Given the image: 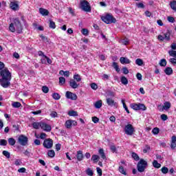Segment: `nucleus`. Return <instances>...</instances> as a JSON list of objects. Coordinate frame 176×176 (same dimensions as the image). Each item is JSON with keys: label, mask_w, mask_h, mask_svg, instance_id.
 <instances>
[{"label": "nucleus", "mask_w": 176, "mask_h": 176, "mask_svg": "<svg viewBox=\"0 0 176 176\" xmlns=\"http://www.w3.org/2000/svg\"><path fill=\"white\" fill-rule=\"evenodd\" d=\"M3 68H5V64L0 62V75L1 76V78H0V85L4 89H8L10 86L12 73L9 72V69Z\"/></svg>", "instance_id": "f257e3e1"}, {"label": "nucleus", "mask_w": 176, "mask_h": 176, "mask_svg": "<svg viewBox=\"0 0 176 176\" xmlns=\"http://www.w3.org/2000/svg\"><path fill=\"white\" fill-rule=\"evenodd\" d=\"M9 31L10 32H17V34H21L23 32V25L19 18L13 19L12 23L9 25Z\"/></svg>", "instance_id": "f03ea898"}, {"label": "nucleus", "mask_w": 176, "mask_h": 176, "mask_svg": "<svg viewBox=\"0 0 176 176\" xmlns=\"http://www.w3.org/2000/svg\"><path fill=\"white\" fill-rule=\"evenodd\" d=\"M148 167V162L145 161L143 159H141L137 165V168L139 173H144L145 171V168Z\"/></svg>", "instance_id": "7ed1b4c3"}, {"label": "nucleus", "mask_w": 176, "mask_h": 176, "mask_svg": "<svg viewBox=\"0 0 176 176\" xmlns=\"http://www.w3.org/2000/svg\"><path fill=\"white\" fill-rule=\"evenodd\" d=\"M80 8L84 12H91L90 3L86 0H82L80 2Z\"/></svg>", "instance_id": "20e7f679"}, {"label": "nucleus", "mask_w": 176, "mask_h": 176, "mask_svg": "<svg viewBox=\"0 0 176 176\" xmlns=\"http://www.w3.org/2000/svg\"><path fill=\"white\" fill-rule=\"evenodd\" d=\"M101 19L104 23H106V24H112V23H116V19L109 14L102 16Z\"/></svg>", "instance_id": "39448f33"}, {"label": "nucleus", "mask_w": 176, "mask_h": 176, "mask_svg": "<svg viewBox=\"0 0 176 176\" xmlns=\"http://www.w3.org/2000/svg\"><path fill=\"white\" fill-rule=\"evenodd\" d=\"M18 142L22 146H26L28 145V138L24 135H20L18 138Z\"/></svg>", "instance_id": "423d86ee"}, {"label": "nucleus", "mask_w": 176, "mask_h": 176, "mask_svg": "<svg viewBox=\"0 0 176 176\" xmlns=\"http://www.w3.org/2000/svg\"><path fill=\"white\" fill-rule=\"evenodd\" d=\"M131 108L135 111H146V107L144 104H131Z\"/></svg>", "instance_id": "0eeeda50"}, {"label": "nucleus", "mask_w": 176, "mask_h": 176, "mask_svg": "<svg viewBox=\"0 0 176 176\" xmlns=\"http://www.w3.org/2000/svg\"><path fill=\"white\" fill-rule=\"evenodd\" d=\"M124 130L125 131V134L127 135H133V134H134V127L131 124H126Z\"/></svg>", "instance_id": "6e6552de"}, {"label": "nucleus", "mask_w": 176, "mask_h": 176, "mask_svg": "<svg viewBox=\"0 0 176 176\" xmlns=\"http://www.w3.org/2000/svg\"><path fill=\"white\" fill-rule=\"evenodd\" d=\"M171 35V33L170 32V31H167L166 33L164 34V36L162 35H159L158 36V39L159 41H170V36Z\"/></svg>", "instance_id": "1a4fd4ad"}, {"label": "nucleus", "mask_w": 176, "mask_h": 176, "mask_svg": "<svg viewBox=\"0 0 176 176\" xmlns=\"http://www.w3.org/2000/svg\"><path fill=\"white\" fill-rule=\"evenodd\" d=\"M65 97L66 98H68L69 100H72V101H75L76 100H78V96H76V94H74L69 91H66Z\"/></svg>", "instance_id": "9d476101"}, {"label": "nucleus", "mask_w": 176, "mask_h": 176, "mask_svg": "<svg viewBox=\"0 0 176 176\" xmlns=\"http://www.w3.org/2000/svg\"><path fill=\"white\" fill-rule=\"evenodd\" d=\"M44 148L47 149H50L53 146V140L52 139H47L45 140L43 144Z\"/></svg>", "instance_id": "9b49d317"}, {"label": "nucleus", "mask_w": 176, "mask_h": 176, "mask_svg": "<svg viewBox=\"0 0 176 176\" xmlns=\"http://www.w3.org/2000/svg\"><path fill=\"white\" fill-rule=\"evenodd\" d=\"M78 122L75 120H68L65 122V126L66 129H71L72 126H77Z\"/></svg>", "instance_id": "f8f14e48"}, {"label": "nucleus", "mask_w": 176, "mask_h": 176, "mask_svg": "<svg viewBox=\"0 0 176 176\" xmlns=\"http://www.w3.org/2000/svg\"><path fill=\"white\" fill-rule=\"evenodd\" d=\"M41 129H42V130H44V131H47V132L52 131V126L45 122H41Z\"/></svg>", "instance_id": "ddd939ff"}, {"label": "nucleus", "mask_w": 176, "mask_h": 176, "mask_svg": "<svg viewBox=\"0 0 176 176\" xmlns=\"http://www.w3.org/2000/svg\"><path fill=\"white\" fill-rule=\"evenodd\" d=\"M77 81H76L74 79H71L69 81V86L70 87H72V89H78V87H79V84H78V82H76Z\"/></svg>", "instance_id": "4468645a"}, {"label": "nucleus", "mask_w": 176, "mask_h": 176, "mask_svg": "<svg viewBox=\"0 0 176 176\" xmlns=\"http://www.w3.org/2000/svg\"><path fill=\"white\" fill-rule=\"evenodd\" d=\"M10 7L12 10H19V3H17V1H11Z\"/></svg>", "instance_id": "2eb2a0df"}, {"label": "nucleus", "mask_w": 176, "mask_h": 176, "mask_svg": "<svg viewBox=\"0 0 176 176\" xmlns=\"http://www.w3.org/2000/svg\"><path fill=\"white\" fill-rule=\"evenodd\" d=\"M83 151H77V154H76V158L78 162H82V160H83Z\"/></svg>", "instance_id": "dca6fc26"}, {"label": "nucleus", "mask_w": 176, "mask_h": 176, "mask_svg": "<svg viewBox=\"0 0 176 176\" xmlns=\"http://www.w3.org/2000/svg\"><path fill=\"white\" fill-rule=\"evenodd\" d=\"M162 108L164 111H168L171 108V102L168 101L164 102Z\"/></svg>", "instance_id": "f3484780"}, {"label": "nucleus", "mask_w": 176, "mask_h": 176, "mask_svg": "<svg viewBox=\"0 0 176 176\" xmlns=\"http://www.w3.org/2000/svg\"><path fill=\"white\" fill-rule=\"evenodd\" d=\"M171 149H175L176 148V136L173 135L171 138V144H170Z\"/></svg>", "instance_id": "a211bd4d"}, {"label": "nucleus", "mask_w": 176, "mask_h": 176, "mask_svg": "<svg viewBox=\"0 0 176 176\" xmlns=\"http://www.w3.org/2000/svg\"><path fill=\"white\" fill-rule=\"evenodd\" d=\"M120 62L121 63V64H130V63H131V60H130V59L126 57H121L120 58Z\"/></svg>", "instance_id": "6ab92c4d"}, {"label": "nucleus", "mask_w": 176, "mask_h": 176, "mask_svg": "<svg viewBox=\"0 0 176 176\" xmlns=\"http://www.w3.org/2000/svg\"><path fill=\"white\" fill-rule=\"evenodd\" d=\"M39 13L42 16H49V10L45 9V8H39Z\"/></svg>", "instance_id": "aec40b11"}, {"label": "nucleus", "mask_w": 176, "mask_h": 176, "mask_svg": "<svg viewBox=\"0 0 176 176\" xmlns=\"http://www.w3.org/2000/svg\"><path fill=\"white\" fill-rule=\"evenodd\" d=\"M94 107L96 109H100L102 107V100H98L94 103Z\"/></svg>", "instance_id": "412c9836"}, {"label": "nucleus", "mask_w": 176, "mask_h": 176, "mask_svg": "<svg viewBox=\"0 0 176 176\" xmlns=\"http://www.w3.org/2000/svg\"><path fill=\"white\" fill-rule=\"evenodd\" d=\"M98 153L100 155V157L103 160H105L107 159V156L105 155V153H104V149L103 148H100L98 150Z\"/></svg>", "instance_id": "4be33fe9"}, {"label": "nucleus", "mask_w": 176, "mask_h": 176, "mask_svg": "<svg viewBox=\"0 0 176 176\" xmlns=\"http://www.w3.org/2000/svg\"><path fill=\"white\" fill-rule=\"evenodd\" d=\"M91 160H92L94 163H97L98 160H100V156L98 155H93L91 158Z\"/></svg>", "instance_id": "5701e85b"}, {"label": "nucleus", "mask_w": 176, "mask_h": 176, "mask_svg": "<svg viewBox=\"0 0 176 176\" xmlns=\"http://www.w3.org/2000/svg\"><path fill=\"white\" fill-rule=\"evenodd\" d=\"M164 72L166 75H173V69L168 67L164 69Z\"/></svg>", "instance_id": "b1692460"}, {"label": "nucleus", "mask_w": 176, "mask_h": 176, "mask_svg": "<svg viewBox=\"0 0 176 176\" xmlns=\"http://www.w3.org/2000/svg\"><path fill=\"white\" fill-rule=\"evenodd\" d=\"M42 124V122H33L32 123V127L35 129V130H38L39 127H41V125Z\"/></svg>", "instance_id": "393cba45"}, {"label": "nucleus", "mask_w": 176, "mask_h": 176, "mask_svg": "<svg viewBox=\"0 0 176 176\" xmlns=\"http://www.w3.org/2000/svg\"><path fill=\"white\" fill-rule=\"evenodd\" d=\"M107 105H109L110 107H113V105H115V100L111 98H107Z\"/></svg>", "instance_id": "a878e982"}, {"label": "nucleus", "mask_w": 176, "mask_h": 176, "mask_svg": "<svg viewBox=\"0 0 176 176\" xmlns=\"http://www.w3.org/2000/svg\"><path fill=\"white\" fill-rule=\"evenodd\" d=\"M8 144L9 145H11V146H14V145L16 144V140L13 138H10L8 139Z\"/></svg>", "instance_id": "bb28decb"}, {"label": "nucleus", "mask_w": 176, "mask_h": 176, "mask_svg": "<svg viewBox=\"0 0 176 176\" xmlns=\"http://www.w3.org/2000/svg\"><path fill=\"white\" fill-rule=\"evenodd\" d=\"M160 67H166V65H167V60H166V59L163 58V59H161L160 60V63H159Z\"/></svg>", "instance_id": "cd10ccee"}, {"label": "nucleus", "mask_w": 176, "mask_h": 176, "mask_svg": "<svg viewBox=\"0 0 176 176\" xmlns=\"http://www.w3.org/2000/svg\"><path fill=\"white\" fill-rule=\"evenodd\" d=\"M73 78H74L73 80L77 82H80V80H82V77H80V75L79 74H74Z\"/></svg>", "instance_id": "c85d7f7f"}, {"label": "nucleus", "mask_w": 176, "mask_h": 176, "mask_svg": "<svg viewBox=\"0 0 176 176\" xmlns=\"http://www.w3.org/2000/svg\"><path fill=\"white\" fill-rule=\"evenodd\" d=\"M153 166L155 168H160V167H162V164H159L156 160L153 162Z\"/></svg>", "instance_id": "c756f323"}, {"label": "nucleus", "mask_w": 176, "mask_h": 176, "mask_svg": "<svg viewBox=\"0 0 176 176\" xmlns=\"http://www.w3.org/2000/svg\"><path fill=\"white\" fill-rule=\"evenodd\" d=\"M49 21H50V25H49L50 28L54 30L56 28V23L52 21V19H50Z\"/></svg>", "instance_id": "7c9ffc66"}, {"label": "nucleus", "mask_w": 176, "mask_h": 176, "mask_svg": "<svg viewBox=\"0 0 176 176\" xmlns=\"http://www.w3.org/2000/svg\"><path fill=\"white\" fill-rule=\"evenodd\" d=\"M135 64L137 65H139L140 67H141L144 64V60H142V59H141V58H137L135 60Z\"/></svg>", "instance_id": "2f4dec72"}, {"label": "nucleus", "mask_w": 176, "mask_h": 176, "mask_svg": "<svg viewBox=\"0 0 176 176\" xmlns=\"http://www.w3.org/2000/svg\"><path fill=\"white\" fill-rule=\"evenodd\" d=\"M47 155L50 157H54V156H56V153L54 152V150H50L47 152Z\"/></svg>", "instance_id": "473e14b6"}, {"label": "nucleus", "mask_w": 176, "mask_h": 176, "mask_svg": "<svg viewBox=\"0 0 176 176\" xmlns=\"http://www.w3.org/2000/svg\"><path fill=\"white\" fill-rule=\"evenodd\" d=\"M52 98H54V100H60V98H61V96H60V94H58V93H54L52 94Z\"/></svg>", "instance_id": "72a5a7b5"}, {"label": "nucleus", "mask_w": 176, "mask_h": 176, "mask_svg": "<svg viewBox=\"0 0 176 176\" xmlns=\"http://www.w3.org/2000/svg\"><path fill=\"white\" fill-rule=\"evenodd\" d=\"M121 82L122 85H128L129 84V80L126 78V76H122L121 77Z\"/></svg>", "instance_id": "f704fd0d"}, {"label": "nucleus", "mask_w": 176, "mask_h": 176, "mask_svg": "<svg viewBox=\"0 0 176 176\" xmlns=\"http://www.w3.org/2000/svg\"><path fill=\"white\" fill-rule=\"evenodd\" d=\"M12 106L13 108H20V107H21V103L19 102H12Z\"/></svg>", "instance_id": "c9c22d12"}, {"label": "nucleus", "mask_w": 176, "mask_h": 176, "mask_svg": "<svg viewBox=\"0 0 176 176\" xmlns=\"http://www.w3.org/2000/svg\"><path fill=\"white\" fill-rule=\"evenodd\" d=\"M170 8L173 9V10L176 12V1H173L170 2Z\"/></svg>", "instance_id": "e433bc0d"}, {"label": "nucleus", "mask_w": 176, "mask_h": 176, "mask_svg": "<svg viewBox=\"0 0 176 176\" xmlns=\"http://www.w3.org/2000/svg\"><path fill=\"white\" fill-rule=\"evenodd\" d=\"M168 54L170 56V57H174L176 58V51L175 50H170L168 51Z\"/></svg>", "instance_id": "4c0bfd02"}, {"label": "nucleus", "mask_w": 176, "mask_h": 176, "mask_svg": "<svg viewBox=\"0 0 176 176\" xmlns=\"http://www.w3.org/2000/svg\"><path fill=\"white\" fill-rule=\"evenodd\" d=\"M0 145L1 146H6L8 145V141H6V140H4V139H1Z\"/></svg>", "instance_id": "58836bf2"}, {"label": "nucleus", "mask_w": 176, "mask_h": 176, "mask_svg": "<svg viewBox=\"0 0 176 176\" xmlns=\"http://www.w3.org/2000/svg\"><path fill=\"white\" fill-rule=\"evenodd\" d=\"M112 67H114L117 72H119L120 71V69H119V65H118V63L116 62L113 63Z\"/></svg>", "instance_id": "ea45409f"}, {"label": "nucleus", "mask_w": 176, "mask_h": 176, "mask_svg": "<svg viewBox=\"0 0 176 176\" xmlns=\"http://www.w3.org/2000/svg\"><path fill=\"white\" fill-rule=\"evenodd\" d=\"M86 174L89 176H93L94 173H93V170H91V168H88L86 170Z\"/></svg>", "instance_id": "a19ab883"}, {"label": "nucleus", "mask_w": 176, "mask_h": 176, "mask_svg": "<svg viewBox=\"0 0 176 176\" xmlns=\"http://www.w3.org/2000/svg\"><path fill=\"white\" fill-rule=\"evenodd\" d=\"M69 116H78V112L75 111H70L68 112Z\"/></svg>", "instance_id": "79ce46f5"}, {"label": "nucleus", "mask_w": 176, "mask_h": 176, "mask_svg": "<svg viewBox=\"0 0 176 176\" xmlns=\"http://www.w3.org/2000/svg\"><path fill=\"white\" fill-rule=\"evenodd\" d=\"M151 151V146L148 145H146L145 147L143 148V153H148Z\"/></svg>", "instance_id": "37998d69"}, {"label": "nucleus", "mask_w": 176, "mask_h": 176, "mask_svg": "<svg viewBox=\"0 0 176 176\" xmlns=\"http://www.w3.org/2000/svg\"><path fill=\"white\" fill-rule=\"evenodd\" d=\"M132 157L134 159V160L138 161L140 160V156L135 153H132Z\"/></svg>", "instance_id": "c03bdc74"}, {"label": "nucleus", "mask_w": 176, "mask_h": 176, "mask_svg": "<svg viewBox=\"0 0 176 176\" xmlns=\"http://www.w3.org/2000/svg\"><path fill=\"white\" fill-rule=\"evenodd\" d=\"M119 171H120V173H121V174H123L124 175H126V174H127V173H126V170H124V168H123L122 166H120Z\"/></svg>", "instance_id": "a18cd8bd"}, {"label": "nucleus", "mask_w": 176, "mask_h": 176, "mask_svg": "<svg viewBox=\"0 0 176 176\" xmlns=\"http://www.w3.org/2000/svg\"><path fill=\"white\" fill-rule=\"evenodd\" d=\"M65 83V78L60 77L59 78V85H60V86H63V85H64Z\"/></svg>", "instance_id": "49530a36"}, {"label": "nucleus", "mask_w": 176, "mask_h": 176, "mask_svg": "<svg viewBox=\"0 0 176 176\" xmlns=\"http://www.w3.org/2000/svg\"><path fill=\"white\" fill-rule=\"evenodd\" d=\"M162 174H167L168 173V168L163 166L161 169Z\"/></svg>", "instance_id": "de8ad7c7"}, {"label": "nucleus", "mask_w": 176, "mask_h": 176, "mask_svg": "<svg viewBox=\"0 0 176 176\" xmlns=\"http://www.w3.org/2000/svg\"><path fill=\"white\" fill-rule=\"evenodd\" d=\"M3 155L7 157V159L10 158V153H9L8 151H3Z\"/></svg>", "instance_id": "09e8293b"}, {"label": "nucleus", "mask_w": 176, "mask_h": 176, "mask_svg": "<svg viewBox=\"0 0 176 176\" xmlns=\"http://www.w3.org/2000/svg\"><path fill=\"white\" fill-rule=\"evenodd\" d=\"M91 86V88L93 89V90H97L98 89V85H97V84L93 82L90 85Z\"/></svg>", "instance_id": "8fccbe9b"}, {"label": "nucleus", "mask_w": 176, "mask_h": 176, "mask_svg": "<svg viewBox=\"0 0 176 176\" xmlns=\"http://www.w3.org/2000/svg\"><path fill=\"white\" fill-rule=\"evenodd\" d=\"M122 104H123V108L125 109L126 112L128 113H130V111H129V109L127 108V106L126 105V103L124 102V100H122Z\"/></svg>", "instance_id": "3c124183"}, {"label": "nucleus", "mask_w": 176, "mask_h": 176, "mask_svg": "<svg viewBox=\"0 0 176 176\" xmlns=\"http://www.w3.org/2000/svg\"><path fill=\"white\" fill-rule=\"evenodd\" d=\"M81 32L82 35H85V36H87V35H89V30L87 29H85V28L82 29L81 30Z\"/></svg>", "instance_id": "603ef678"}, {"label": "nucleus", "mask_w": 176, "mask_h": 176, "mask_svg": "<svg viewBox=\"0 0 176 176\" xmlns=\"http://www.w3.org/2000/svg\"><path fill=\"white\" fill-rule=\"evenodd\" d=\"M42 91H43V93H45V94L49 93V87H47L46 86H43L42 87Z\"/></svg>", "instance_id": "864d4df0"}, {"label": "nucleus", "mask_w": 176, "mask_h": 176, "mask_svg": "<svg viewBox=\"0 0 176 176\" xmlns=\"http://www.w3.org/2000/svg\"><path fill=\"white\" fill-rule=\"evenodd\" d=\"M167 20L169 21V23H175V19L173 16H168Z\"/></svg>", "instance_id": "5fc2aeb1"}, {"label": "nucleus", "mask_w": 176, "mask_h": 176, "mask_svg": "<svg viewBox=\"0 0 176 176\" xmlns=\"http://www.w3.org/2000/svg\"><path fill=\"white\" fill-rule=\"evenodd\" d=\"M50 116L51 118H57V116H58V114H57V112L56 111H52V113H50Z\"/></svg>", "instance_id": "6e6d98bb"}, {"label": "nucleus", "mask_w": 176, "mask_h": 176, "mask_svg": "<svg viewBox=\"0 0 176 176\" xmlns=\"http://www.w3.org/2000/svg\"><path fill=\"white\" fill-rule=\"evenodd\" d=\"M136 6L140 9H144L145 8V6L142 3H138L136 4Z\"/></svg>", "instance_id": "4d7b16f0"}, {"label": "nucleus", "mask_w": 176, "mask_h": 176, "mask_svg": "<svg viewBox=\"0 0 176 176\" xmlns=\"http://www.w3.org/2000/svg\"><path fill=\"white\" fill-rule=\"evenodd\" d=\"M161 119L162 120L166 121L167 119H168V117L166 114L161 115Z\"/></svg>", "instance_id": "13d9d810"}, {"label": "nucleus", "mask_w": 176, "mask_h": 176, "mask_svg": "<svg viewBox=\"0 0 176 176\" xmlns=\"http://www.w3.org/2000/svg\"><path fill=\"white\" fill-rule=\"evenodd\" d=\"M43 57H45V58H46L47 60V63L48 64H52V63H53V61H52V59H50L49 57H47L46 55H43Z\"/></svg>", "instance_id": "bf43d9fd"}, {"label": "nucleus", "mask_w": 176, "mask_h": 176, "mask_svg": "<svg viewBox=\"0 0 176 176\" xmlns=\"http://www.w3.org/2000/svg\"><path fill=\"white\" fill-rule=\"evenodd\" d=\"M159 131H160V130H159V128H154L153 130H152V133H153V134H159Z\"/></svg>", "instance_id": "052dcab7"}, {"label": "nucleus", "mask_w": 176, "mask_h": 176, "mask_svg": "<svg viewBox=\"0 0 176 176\" xmlns=\"http://www.w3.org/2000/svg\"><path fill=\"white\" fill-rule=\"evenodd\" d=\"M92 122H94V123H98V122H100V119L97 117H92Z\"/></svg>", "instance_id": "680f3d73"}, {"label": "nucleus", "mask_w": 176, "mask_h": 176, "mask_svg": "<svg viewBox=\"0 0 176 176\" xmlns=\"http://www.w3.org/2000/svg\"><path fill=\"white\" fill-rule=\"evenodd\" d=\"M169 63H170L171 64H176V58H170Z\"/></svg>", "instance_id": "e2e57ef3"}, {"label": "nucleus", "mask_w": 176, "mask_h": 176, "mask_svg": "<svg viewBox=\"0 0 176 176\" xmlns=\"http://www.w3.org/2000/svg\"><path fill=\"white\" fill-rule=\"evenodd\" d=\"M122 71L123 74H124L125 75H127V74H129V69H127V67H123Z\"/></svg>", "instance_id": "0e129e2a"}, {"label": "nucleus", "mask_w": 176, "mask_h": 176, "mask_svg": "<svg viewBox=\"0 0 176 176\" xmlns=\"http://www.w3.org/2000/svg\"><path fill=\"white\" fill-rule=\"evenodd\" d=\"M47 135H46V133H41V135H40V138L41 140H45V138H46Z\"/></svg>", "instance_id": "69168bd1"}, {"label": "nucleus", "mask_w": 176, "mask_h": 176, "mask_svg": "<svg viewBox=\"0 0 176 176\" xmlns=\"http://www.w3.org/2000/svg\"><path fill=\"white\" fill-rule=\"evenodd\" d=\"M40 38H41L42 41H43L44 42H48L47 41V37L43 36V35H41Z\"/></svg>", "instance_id": "338daca9"}, {"label": "nucleus", "mask_w": 176, "mask_h": 176, "mask_svg": "<svg viewBox=\"0 0 176 176\" xmlns=\"http://www.w3.org/2000/svg\"><path fill=\"white\" fill-rule=\"evenodd\" d=\"M41 64H46L47 59L46 58L43 56L41 59Z\"/></svg>", "instance_id": "774afa93"}]
</instances>
